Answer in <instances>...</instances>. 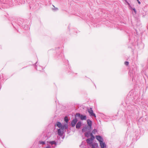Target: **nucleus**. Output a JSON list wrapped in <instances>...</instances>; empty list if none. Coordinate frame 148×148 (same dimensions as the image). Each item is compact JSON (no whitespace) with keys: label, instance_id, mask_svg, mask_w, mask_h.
Here are the masks:
<instances>
[{"label":"nucleus","instance_id":"obj_1","mask_svg":"<svg viewBox=\"0 0 148 148\" xmlns=\"http://www.w3.org/2000/svg\"><path fill=\"white\" fill-rule=\"evenodd\" d=\"M90 135L91 136V138H90L87 139L86 140L87 143L90 144H91L92 143L93 141L95 139V137L92 133L90 134Z\"/></svg>","mask_w":148,"mask_h":148},{"label":"nucleus","instance_id":"obj_2","mask_svg":"<svg viewBox=\"0 0 148 148\" xmlns=\"http://www.w3.org/2000/svg\"><path fill=\"white\" fill-rule=\"evenodd\" d=\"M88 112L89 113L91 116H94L95 117H96L95 114L93 113V110H92V108H90V109H87Z\"/></svg>","mask_w":148,"mask_h":148},{"label":"nucleus","instance_id":"obj_3","mask_svg":"<svg viewBox=\"0 0 148 148\" xmlns=\"http://www.w3.org/2000/svg\"><path fill=\"white\" fill-rule=\"evenodd\" d=\"M56 125L57 126H58V127L59 128L61 127V128L62 129H64V128L65 127V128H67V126H68V125L67 124H66V125H64V126H62V125L61 123L59 122H58L57 123V124H56Z\"/></svg>","mask_w":148,"mask_h":148},{"label":"nucleus","instance_id":"obj_4","mask_svg":"<svg viewBox=\"0 0 148 148\" xmlns=\"http://www.w3.org/2000/svg\"><path fill=\"white\" fill-rule=\"evenodd\" d=\"M63 129H62L61 128V129H59L58 130V132L59 135L60 136H62L63 133Z\"/></svg>","mask_w":148,"mask_h":148},{"label":"nucleus","instance_id":"obj_5","mask_svg":"<svg viewBox=\"0 0 148 148\" xmlns=\"http://www.w3.org/2000/svg\"><path fill=\"white\" fill-rule=\"evenodd\" d=\"M77 121V120L76 119H73L71 122L72 126L73 127H74Z\"/></svg>","mask_w":148,"mask_h":148},{"label":"nucleus","instance_id":"obj_6","mask_svg":"<svg viewBox=\"0 0 148 148\" xmlns=\"http://www.w3.org/2000/svg\"><path fill=\"white\" fill-rule=\"evenodd\" d=\"M96 138L99 142L100 143L103 141L102 138L100 136H96Z\"/></svg>","mask_w":148,"mask_h":148},{"label":"nucleus","instance_id":"obj_7","mask_svg":"<svg viewBox=\"0 0 148 148\" xmlns=\"http://www.w3.org/2000/svg\"><path fill=\"white\" fill-rule=\"evenodd\" d=\"M87 123L88 125L91 128L92 125V121L89 119H88L87 120Z\"/></svg>","mask_w":148,"mask_h":148},{"label":"nucleus","instance_id":"obj_8","mask_svg":"<svg viewBox=\"0 0 148 148\" xmlns=\"http://www.w3.org/2000/svg\"><path fill=\"white\" fill-rule=\"evenodd\" d=\"M100 146L101 148H104L106 147V145L103 142V141L100 143Z\"/></svg>","mask_w":148,"mask_h":148},{"label":"nucleus","instance_id":"obj_9","mask_svg":"<svg viewBox=\"0 0 148 148\" xmlns=\"http://www.w3.org/2000/svg\"><path fill=\"white\" fill-rule=\"evenodd\" d=\"M82 124V123L81 122H78V123L77 124L76 126V127L77 129H79L81 125Z\"/></svg>","mask_w":148,"mask_h":148},{"label":"nucleus","instance_id":"obj_10","mask_svg":"<svg viewBox=\"0 0 148 148\" xmlns=\"http://www.w3.org/2000/svg\"><path fill=\"white\" fill-rule=\"evenodd\" d=\"M80 119L82 120H86V117L85 115H81Z\"/></svg>","mask_w":148,"mask_h":148},{"label":"nucleus","instance_id":"obj_11","mask_svg":"<svg viewBox=\"0 0 148 148\" xmlns=\"http://www.w3.org/2000/svg\"><path fill=\"white\" fill-rule=\"evenodd\" d=\"M91 145L92 147H97L98 146V144L97 143H94L92 144Z\"/></svg>","mask_w":148,"mask_h":148},{"label":"nucleus","instance_id":"obj_12","mask_svg":"<svg viewBox=\"0 0 148 148\" xmlns=\"http://www.w3.org/2000/svg\"><path fill=\"white\" fill-rule=\"evenodd\" d=\"M49 143L51 144V145H52L53 144H55V145H56V142L54 141H50L49 142Z\"/></svg>","mask_w":148,"mask_h":148},{"label":"nucleus","instance_id":"obj_13","mask_svg":"<svg viewBox=\"0 0 148 148\" xmlns=\"http://www.w3.org/2000/svg\"><path fill=\"white\" fill-rule=\"evenodd\" d=\"M97 132V130L96 129H94L92 131V134H95L96 132Z\"/></svg>","mask_w":148,"mask_h":148},{"label":"nucleus","instance_id":"obj_14","mask_svg":"<svg viewBox=\"0 0 148 148\" xmlns=\"http://www.w3.org/2000/svg\"><path fill=\"white\" fill-rule=\"evenodd\" d=\"M85 136L87 137H88L89 136V133L88 132H86L85 133Z\"/></svg>","mask_w":148,"mask_h":148},{"label":"nucleus","instance_id":"obj_15","mask_svg":"<svg viewBox=\"0 0 148 148\" xmlns=\"http://www.w3.org/2000/svg\"><path fill=\"white\" fill-rule=\"evenodd\" d=\"M64 120L66 122V123H67L69 121V120L68 119V118H67V117L66 116L64 118Z\"/></svg>","mask_w":148,"mask_h":148},{"label":"nucleus","instance_id":"obj_16","mask_svg":"<svg viewBox=\"0 0 148 148\" xmlns=\"http://www.w3.org/2000/svg\"><path fill=\"white\" fill-rule=\"evenodd\" d=\"M87 129V127H84L82 130V131L83 132H84L86 131Z\"/></svg>","mask_w":148,"mask_h":148},{"label":"nucleus","instance_id":"obj_17","mask_svg":"<svg viewBox=\"0 0 148 148\" xmlns=\"http://www.w3.org/2000/svg\"><path fill=\"white\" fill-rule=\"evenodd\" d=\"M81 115H80V114L79 113H77L76 114V116H78V117H80V118H81Z\"/></svg>","mask_w":148,"mask_h":148},{"label":"nucleus","instance_id":"obj_18","mask_svg":"<svg viewBox=\"0 0 148 148\" xmlns=\"http://www.w3.org/2000/svg\"><path fill=\"white\" fill-rule=\"evenodd\" d=\"M125 65L127 66L129 64V63L128 62L126 61L125 62Z\"/></svg>","mask_w":148,"mask_h":148},{"label":"nucleus","instance_id":"obj_19","mask_svg":"<svg viewBox=\"0 0 148 148\" xmlns=\"http://www.w3.org/2000/svg\"><path fill=\"white\" fill-rule=\"evenodd\" d=\"M40 144H45V142L43 141H41L40 142Z\"/></svg>","mask_w":148,"mask_h":148},{"label":"nucleus","instance_id":"obj_20","mask_svg":"<svg viewBox=\"0 0 148 148\" xmlns=\"http://www.w3.org/2000/svg\"><path fill=\"white\" fill-rule=\"evenodd\" d=\"M133 10L134 11V12H135V14H136V11L135 9V8L133 9Z\"/></svg>","mask_w":148,"mask_h":148},{"label":"nucleus","instance_id":"obj_21","mask_svg":"<svg viewBox=\"0 0 148 148\" xmlns=\"http://www.w3.org/2000/svg\"><path fill=\"white\" fill-rule=\"evenodd\" d=\"M137 1H138V3L139 4H140V2L139 1V0H136Z\"/></svg>","mask_w":148,"mask_h":148},{"label":"nucleus","instance_id":"obj_22","mask_svg":"<svg viewBox=\"0 0 148 148\" xmlns=\"http://www.w3.org/2000/svg\"><path fill=\"white\" fill-rule=\"evenodd\" d=\"M46 148H50V146H49L46 147Z\"/></svg>","mask_w":148,"mask_h":148}]
</instances>
